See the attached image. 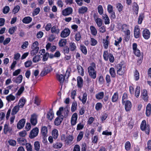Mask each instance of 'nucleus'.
<instances>
[{
	"label": "nucleus",
	"mask_w": 151,
	"mask_h": 151,
	"mask_svg": "<svg viewBox=\"0 0 151 151\" xmlns=\"http://www.w3.org/2000/svg\"><path fill=\"white\" fill-rule=\"evenodd\" d=\"M80 49L82 52L85 55L87 53V50L86 47L84 45H81L80 47Z\"/></svg>",
	"instance_id": "nucleus-46"
},
{
	"label": "nucleus",
	"mask_w": 151,
	"mask_h": 151,
	"mask_svg": "<svg viewBox=\"0 0 151 151\" xmlns=\"http://www.w3.org/2000/svg\"><path fill=\"white\" fill-rule=\"evenodd\" d=\"M23 79V76L22 75H19L17 78H13V81L17 83H20L22 81Z\"/></svg>",
	"instance_id": "nucleus-20"
},
{
	"label": "nucleus",
	"mask_w": 151,
	"mask_h": 151,
	"mask_svg": "<svg viewBox=\"0 0 151 151\" xmlns=\"http://www.w3.org/2000/svg\"><path fill=\"white\" fill-rule=\"evenodd\" d=\"M122 40V39L121 37H120L119 38H117L116 40H115L114 45L117 46L119 45V43L121 42Z\"/></svg>",
	"instance_id": "nucleus-61"
},
{
	"label": "nucleus",
	"mask_w": 151,
	"mask_h": 151,
	"mask_svg": "<svg viewBox=\"0 0 151 151\" xmlns=\"http://www.w3.org/2000/svg\"><path fill=\"white\" fill-rule=\"evenodd\" d=\"M40 55H35L33 58L32 61L34 63H37L40 60Z\"/></svg>",
	"instance_id": "nucleus-52"
},
{
	"label": "nucleus",
	"mask_w": 151,
	"mask_h": 151,
	"mask_svg": "<svg viewBox=\"0 0 151 151\" xmlns=\"http://www.w3.org/2000/svg\"><path fill=\"white\" fill-rule=\"evenodd\" d=\"M70 33V29L68 28H65L61 32L60 36L63 38H65L69 36Z\"/></svg>",
	"instance_id": "nucleus-7"
},
{
	"label": "nucleus",
	"mask_w": 151,
	"mask_h": 151,
	"mask_svg": "<svg viewBox=\"0 0 151 151\" xmlns=\"http://www.w3.org/2000/svg\"><path fill=\"white\" fill-rule=\"evenodd\" d=\"M67 43V41L66 39H61L59 42V46L60 47H63Z\"/></svg>",
	"instance_id": "nucleus-40"
},
{
	"label": "nucleus",
	"mask_w": 151,
	"mask_h": 151,
	"mask_svg": "<svg viewBox=\"0 0 151 151\" xmlns=\"http://www.w3.org/2000/svg\"><path fill=\"white\" fill-rule=\"evenodd\" d=\"M141 129L142 131H145L146 133L149 134L150 131V126L149 124H147L145 120L142 121L140 125Z\"/></svg>",
	"instance_id": "nucleus-2"
},
{
	"label": "nucleus",
	"mask_w": 151,
	"mask_h": 151,
	"mask_svg": "<svg viewBox=\"0 0 151 151\" xmlns=\"http://www.w3.org/2000/svg\"><path fill=\"white\" fill-rule=\"evenodd\" d=\"M26 147L27 151H32V146L30 143H26Z\"/></svg>",
	"instance_id": "nucleus-64"
},
{
	"label": "nucleus",
	"mask_w": 151,
	"mask_h": 151,
	"mask_svg": "<svg viewBox=\"0 0 151 151\" xmlns=\"http://www.w3.org/2000/svg\"><path fill=\"white\" fill-rule=\"evenodd\" d=\"M150 33L149 30L145 29L142 32V35L145 39H148L150 37Z\"/></svg>",
	"instance_id": "nucleus-15"
},
{
	"label": "nucleus",
	"mask_w": 151,
	"mask_h": 151,
	"mask_svg": "<svg viewBox=\"0 0 151 151\" xmlns=\"http://www.w3.org/2000/svg\"><path fill=\"white\" fill-rule=\"evenodd\" d=\"M77 69L79 73L82 76L84 75V70L83 68L79 65H77Z\"/></svg>",
	"instance_id": "nucleus-29"
},
{
	"label": "nucleus",
	"mask_w": 151,
	"mask_h": 151,
	"mask_svg": "<svg viewBox=\"0 0 151 151\" xmlns=\"http://www.w3.org/2000/svg\"><path fill=\"white\" fill-rule=\"evenodd\" d=\"M109 73L111 77L112 78H115L116 76V73L114 68L113 67L110 68Z\"/></svg>",
	"instance_id": "nucleus-34"
},
{
	"label": "nucleus",
	"mask_w": 151,
	"mask_h": 151,
	"mask_svg": "<svg viewBox=\"0 0 151 151\" xmlns=\"http://www.w3.org/2000/svg\"><path fill=\"white\" fill-rule=\"evenodd\" d=\"M98 11L99 14L101 15L103 14L104 10L102 6L101 5H99L98 7Z\"/></svg>",
	"instance_id": "nucleus-51"
},
{
	"label": "nucleus",
	"mask_w": 151,
	"mask_h": 151,
	"mask_svg": "<svg viewBox=\"0 0 151 151\" xmlns=\"http://www.w3.org/2000/svg\"><path fill=\"white\" fill-rule=\"evenodd\" d=\"M51 32L52 33L58 34L59 33L60 30L58 27L54 26L52 27L51 28Z\"/></svg>",
	"instance_id": "nucleus-26"
},
{
	"label": "nucleus",
	"mask_w": 151,
	"mask_h": 151,
	"mask_svg": "<svg viewBox=\"0 0 151 151\" xmlns=\"http://www.w3.org/2000/svg\"><path fill=\"white\" fill-rule=\"evenodd\" d=\"M24 86H22L20 87V88L19 89L17 92V95L18 96L20 95L24 91Z\"/></svg>",
	"instance_id": "nucleus-59"
},
{
	"label": "nucleus",
	"mask_w": 151,
	"mask_h": 151,
	"mask_svg": "<svg viewBox=\"0 0 151 151\" xmlns=\"http://www.w3.org/2000/svg\"><path fill=\"white\" fill-rule=\"evenodd\" d=\"M63 144L60 142H57L55 144H54L53 147L54 148L56 149H59L61 148Z\"/></svg>",
	"instance_id": "nucleus-47"
},
{
	"label": "nucleus",
	"mask_w": 151,
	"mask_h": 151,
	"mask_svg": "<svg viewBox=\"0 0 151 151\" xmlns=\"http://www.w3.org/2000/svg\"><path fill=\"white\" fill-rule=\"evenodd\" d=\"M93 17L97 26L99 27L101 26L102 24V19L98 18L97 14L96 13L93 14Z\"/></svg>",
	"instance_id": "nucleus-12"
},
{
	"label": "nucleus",
	"mask_w": 151,
	"mask_h": 151,
	"mask_svg": "<svg viewBox=\"0 0 151 151\" xmlns=\"http://www.w3.org/2000/svg\"><path fill=\"white\" fill-rule=\"evenodd\" d=\"M30 122L32 124L33 126H35L37 123V117L36 115L35 114H32L30 118Z\"/></svg>",
	"instance_id": "nucleus-16"
},
{
	"label": "nucleus",
	"mask_w": 151,
	"mask_h": 151,
	"mask_svg": "<svg viewBox=\"0 0 151 151\" xmlns=\"http://www.w3.org/2000/svg\"><path fill=\"white\" fill-rule=\"evenodd\" d=\"M47 132L48 130L47 127L45 126L42 127L41 129V133L42 135L44 137H47Z\"/></svg>",
	"instance_id": "nucleus-22"
},
{
	"label": "nucleus",
	"mask_w": 151,
	"mask_h": 151,
	"mask_svg": "<svg viewBox=\"0 0 151 151\" xmlns=\"http://www.w3.org/2000/svg\"><path fill=\"white\" fill-rule=\"evenodd\" d=\"M140 93V87L139 86H137L135 91V96L137 98H138L139 95Z\"/></svg>",
	"instance_id": "nucleus-45"
},
{
	"label": "nucleus",
	"mask_w": 151,
	"mask_h": 151,
	"mask_svg": "<svg viewBox=\"0 0 151 151\" xmlns=\"http://www.w3.org/2000/svg\"><path fill=\"white\" fill-rule=\"evenodd\" d=\"M140 29L139 27L136 26L135 27L134 30V35L135 38H137L139 37L140 36Z\"/></svg>",
	"instance_id": "nucleus-17"
},
{
	"label": "nucleus",
	"mask_w": 151,
	"mask_h": 151,
	"mask_svg": "<svg viewBox=\"0 0 151 151\" xmlns=\"http://www.w3.org/2000/svg\"><path fill=\"white\" fill-rule=\"evenodd\" d=\"M151 105L150 103H149L147 105L146 107V114L147 116H149L151 114Z\"/></svg>",
	"instance_id": "nucleus-23"
},
{
	"label": "nucleus",
	"mask_w": 151,
	"mask_h": 151,
	"mask_svg": "<svg viewBox=\"0 0 151 151\" xmlns=\"http://www.w3.org/2000/svg\"><path fill=\"white\" fill-rule=\"evenodd\" d=\"M83 135V132H81L78 135L77 139V141L78 142L80 141L82 138Z\"/></svg>",
	"instance_id": "nucleus-57"
},
{
	"label": "nucleus",
	"mask_w": 151,
	"mask_h": 151,
	"mask_svg": "<svg viewBox=\"0 0 151 151\" xmlns=\"http://www.w3.org/2000/svg\"><path fill=\"white\" fill-rule=\"evenodd\" d=\"M109 56V54L107 51H106L104 52L103 57L104 60H107L108 59V57Z\"/></svg>",
	"instance_id": "nucleus-58"
},
{
	"label": "nucleus",
	"mask_w": 151,
	"mask_h": 151,
	"mask_svg": "<svg viewBox=\"0 0 151 151\" xmlns=\"http://www.w3.org/2000/svg\"><path fill=\"white\" fill-rule=\"evenodd\" d=\"M40 9L39 7H37L34 9L32 12V15L33 16L37 15L40 12Z\"/></svg>",
	"instance_id": "nucleus-42"
},
{
	"label": "nucleus",
	"mask_w": 151,
	"mask_h": 151,
	"mask_svg": "<svg viewBox=\"0 0 151 151\" xmlns=\"http://www.w3.org/2000/svg\"><path fill=\"white\" fill-rule=\"evenodd\" d=\"M25 122V119H23L20 120L17 124V128L19 129L22 128L24 127Z\"/></svg>",
	"instance_id": "nucleus-18"
},
{
	"label": "nucleus",
	"mask_w": 151,
	"mask_h": 151,
	"mask_svg": "<svg viewBox=\"0 0 151 151\" xmlns=\"http://www.w3.org/2000/svg\"><path fill=\"white\" fill-rule=\"evenodd\" d=\"M63 111L64 108L63 107H60L59 108V110L57 112L56 114L58 116L63 115L61 114L63 113Z\"/></svg>",
	"instance_id": "nucleus-54"
},
{
	"label": "nucleus",
	"mask_w": 151,
	"mask_h": 151,
	"mask_svg": "<svg viewBox=\"0 0 151 151\" xmlns=\"http://www.w3.org/2000/svg\"><path fill=\"white\" fill-rule=\"evenodd\" d=\"M118 94L116 92L114 93L111 97V100L112 102H115L117 101L118 100Z\"/></svg>",
	"instance_id": "nucleus-25"
},
{
	"label": "nucleus",
	"mask_w": 151,
	"mask_h": 151,
	"mask_svg": "<svg viewBox=\"0 0 151 151\" xmlns=\"http://www.w3.org/2000/svg\"><path fill=\"white\" fill-rule=\"evenodd\" d=\"M35 148L36 150L38 151L40 149V144L38 141H36L34 143Z\"/></svg>",
	"instance_id": "nucleus-60"
},
{
	"label": "nucleus",
	"mask_w": 151,
	"mask_h": 151,
	"mask_svg": "<svg viewBox=\"0 0 151 151\" xmlns=\"http://www.w3.org/2000/svg\"><path fill=\"white\" fill-rule=\"evenodd\" d=\"M144 17L143 14H141L139 15L138 20V23L139 24H141Z\"/></svg>",
	"instance_id": "nucleus-62"
},
{
	"label": "nucleus",
	"mask_w": 151,
	"mask_h": 151,
	"mask_svg": "<svg viewBox=\"0 0 151 151\" xmlns=\"http://www.w3.org/2000/svg\"><path fill=\"white\" fill-rule=\"evenodd\" d=\"M133 9L134 11L137 13L139 9V7L138 4L136 3H134L133 5Z\"/></svg>",
	"instance_id": "nucleus-44"
},
{
	"label": "nucleus",
	"mask_w": 151,
	"mask_h": 151,
	"mask_svg": "<svg viewBox=\"0 0 151 151\" xmlns=\"http://www.w3.org/2000/svg\"><path fill=\"white\" fill-rule=\"evenodd\" d=\"M61 140H64L65 143L67 144L70 143L73 141V137L72 135L67 136L66 137L65 135H62L61 136Z\"/></svg>",
	"instance_id": "nucleus-3"
},
{
	"label": "nucleus",
	"mask_w": 151,
	"mask_h": 151,
	"mask_svg": "<svg viewBox=\"0 0 151 151\" xmlns=\"http://www.w3.org/2000/svg\"><path fill=\"white\" fill-rule=\"evenodd\" d=\"M125 109L127 111H129L132 107V104L131 102L127 100L125 102Z\"/></svg>",
	"instance_id": "nucleus-19"
},
{
	"label": "nucleus",
	"mask_w": 151,
	"mask_h": 151,
	"mask_svg": "<svg viewBox=\"0 0 151 151\" xmlns=\"http://www.w3.org/2000/svg\"><path fill=\"white\" fill-rule=\"evenodd\" d=\"M102 17L103 19L104 20L105 24H109L110 23V20L108 16L105 14L103 15Z\"/></svg>",
	"instance_id": "nucleus-33"
},
{
	"label": "nucleus",
	"mask_w": 151,
	"mask_h": 151,
	"mask_svg": "<svg viewBox=\"0 0 151 151\" xmlns=\"http://www.w3.org/2000/svg\"><path fill=\"white\" fill-rule=\"evenodd\" d=\"M39 129L36 127L33 129L31 131L29 137L30 138H33L37 136L39 132Z\"/></svg>",
	"instance_id": "nucleus-6"
},
{
	"label": "nucleus",
	"mask_w": 151,
	"mask_h": 151,
	"mask_svg": "<svg viewBox=\"0 0 151 151\" xmlns=\"http://www.w3.org/2000/svg\"><path fill=\"white\" fill-rule=\"evenodd\" d=\"M64 116L63 115H60L58 116L55 119V124L56 126L59 125L62 122Z\"/></svg>",
	"instance_id": "nucleus-13"
},
{
	"label": "nucleus",
	"mask_w": 151,
	"mask_h": 151,
	"mask_svg": "<svg viewBox=\"0 0 151 151\" xmlns=\"http://www.w3.org/2000/svg\"><path fill=\"white\" fill-rule=\"evenodd\" d=\"M69 48L70 50L72 51L76 49V44L73 42H71L69 43Z\"/></svg>",
	"instance_id": "nucleus-43"
},
{
	"label": "nucleus",
	"mask_w": 151,
	"mask_h": 151,
	"mask_svg": "<svg viewBox=\"0 0 151 151\" xmlns=\"http://www.w3.org/2000/svg\"><path fill=\"white\" fill-rule=\"evenodd\" d=\"M73 12V9L71 7H69L65 8L62 11V14L64 16H67L71 14Z\"/></svg>",
	"instance_id": "nucleus-9"
},
{
	"label": "nucleus",
	"mask_w": 151,
	"mask_h": 151,
	"mask_svg": "<svg viewBox=\"0 0 151 151\" xmlns=\"http://www.w3.org/2000/svg\"><path fill=\"white\" fill-rule=\"evenodd\" d=\"M134 76L135 81H137L139 79V73L137 70H136L134 72Z\"/></svg>",
	"instance_id": "nucleus-50"
},
{
	"label": "nucleus",
	"mask_w": 151,
	"mask_h": 151,
	"mask_svg": "<svg viewBox=\"0 0 151 151\" xmlns=\"http://www.w3.org/2000/svg\"><path fill=\"white\" fill-rule=\"evenodd\" d=\"M26 102V100L24 99H21L19 101L18 106L20 108H22L24 106Z\"/></svg>",
	"instance_id": "nucleus-32"
},
{
	"label": "nucleus",
	"mask_w": 151,
	"mask_h": 151,
	"mask_svg": "<svg viewBox=\"0 0 151 151\" xmlns=\"http://www.w3.org/2000/svg\"><path fill=\"white\" fill-rule=\"evenodd\" d=\"M91 46H95L97 43V41L94 38H91Z\"/></svg>",
	"instance_id": "nucleus-55"
},
{
	"label": "nucleus",
	"mask_w": 151,
	"mask_h": 151,
	"mask_svg": "<svg viewBox=\"0 0 151 151\" xmlns=\"http://www.w3.org/2000/svg\"><path fill=\"white\" fill-rule=\"evenodd\" d=\"M87 93L85 92L83 94L82 99H81L80 96L78 97L79 99L81 101L83 104H85L87 100Z\"/></svg>",
	"instance_id": "nucleus-36"
},
{
	"label": "nucleus",
	"mask_w": 151,
	"mask_h": 151,
	"mask_svg": "<svg viewBox=\"0 0 151 151\" xmlns=\"http://www.w3.org/2000/svg\"><path fill=\"white\" fill-rule=\"evenodd\" d=\"M117 73L119 75H123L126 71V68L124 65H118L117 66Z\"/></svg>",
	"instance_id": "nucleus-4"
},
{
	"label": "nucleus",
	"mask_w": 151,
	"mask_h": 151,
	"mask_svg": "<svg viewBox=\"0 0 151 151\" xmlns=\"http://www.w3.org/2000/svg\"><path fill=\"white\" fill-rule=\"evenodd\" d=\"M17 29V27L15 26L14 27H12L9 28V32L10 34H12L14 33V32Z\"/></svg>",
	"instance_id": "nucleus-53"
},
{
	"label": "nucleus",
	"mask_w": 151,
	"mask_h": 151,
	"mask_svg": "<svg viewBox=\"0 0 151 151\" xmlns=\"http://www.w3.org/2000/svg\"><path fill=\"white\" fill-rule=\"evenodd\" d=\"M52 135L54 139H57L58 136V130L56 129H53L52 131Z\"/></svg>",
	"instance_id": "nucleus-37"
},
{
	"label": "nucleus",
	"mask_w": 151,
	"mask_h": 151,
	"mask_svg": "<svg viewBox=\"0 0 151 151\" xmlns=\"http://www.w3.org/2000/svg\"><path fill=\"white\" fill-rule=\"evenodd\" d=\"M54 116V113L52 110H50L47 114V119L51 120Z\"/></svg>",
	"instance_id": "nucleus-27"
},
{
	"label": "nucleus",
	"mask_w": 151,
	"mask_h": 151,
	"mask_svg": "<svg viewBox=\"0 0 151 151\" xmlns=\"http://www.w3.org/2000/svg\"><path fill=\"white\" fill-rule=\"evenodd\" d=\"M96 65L94 63L90 64V65L88 68V71L89 75L92 78L95 79L96 77V72L95 70Z\"/></svg>",
	"instance_id": "nucleus-1"
},
{
	"label": "nucleus",
	"mask_w": 151,
	"mask_h": 151,
	"mask_svg": "<svg viewBox=\"0 0 151 151\" xmlns=\"http://www.w3.org/2000/svg\"><path fill=\"white\" fill-rule=\"evenodd\" d=\"M6 99L8 102H10L14 100L15 99V97L12 94H10L7 96L6 97Z\"/></svg>",
	"instance_id": "nucleus-28"
},
{
	"label": "nucleus",
	"mask_w": 151,
	"mask_h": 151,
	"mask_svg": "<svg viewBox=\"0 0 151 151\" xmlns=\"http://www.w3.org/2000/svg\"><path fill=\"white\" fill-rule=\"evenodd\" d=\"M132 49L134 55L137 57H139L141 54L140 51L137 48V45L136 43L132 44Z\"/></svg>",
	"instance_id": "nucleus-8"
},
{
	"label": "nucleus",
	"mask_w": 151,
	"mask_h": 151,
	"mask_svg": "<svg viewBox=\"0 0 151 151\" xmlns=\"http://www.w3.org/2000/svg\"><path fill=\"white\" fill-rule=\"evenodd\" d=\"M109 43V42L108 40L104 39L103 40V46L105 49H107L108 48Z\"/></svg>",
	"instance_id": "nucleus-41"
},
{
	"label": "nucleus",
	"mask_w": 151,
	"mask_h": 151,
	"mask_svg": "<svg viewBox=\"0 0 151 151\" xmlns=\"http://www.w3.org/2000/svg\"><path fill=\"white\" fill-rule=\"evenodd\" d=\"M71 124L72 125H74L76 124V113L73 115L71 120Z\"/></svg>",
	"instance_id": "nucleus-49"
},
{
	"label": "nucleus",
	"mask_w": 151,
	"mask_h": 151,
	"mask_svg": "<svg viewBox=\"0 0 151 151\" xmlns=\"http://www.w3.org/2000/svg\"><path fill=\"white\" fill-rule=\"evenodd\" d=\"M104 95V92H101L96 95V97L98 99H100L103 98Z\"/></svg>",
	"instance_id": "nucleus-39"
},
{
	"label": "nucleus",
	"mask_w": 151,
	"mask_h": 151,
	"mask_svg": "<svg viewBox=\"0 0 151 151\" xmlns=\"http://www.w3.org/2000/svg\"><path fill=\"white\" fill-rule=\"evenodd\" d=\"M3 130L5 134H7L8 133H11L12 132V128L9 126V124H4Z\"/></svg>",
	"instance_id": "nucleus-11"
},
{
	"label": "nucleus",
	"mask_w": 151,
	"mask_h": 151,
	"mask_svg": "<svg viewBox=\"0 0 151 151\" xmlns=\"http://www.w3.org/2000/svg\"><path fill=\"white\" fill-rule=\"evenodd\" d=\"M141 97L145 101H148L149 96L147 91L146 89H143L142 91Z\"/></svg>",
	"instance_id": "nucleus-10"
},
{
	"label": "nucleus",
	"mask_w": 151,
	"mask_h": 151,
	"mask_svg": "<svg viewBox=\"0 0 151 151\" xmlns=\"http://www.w3.org/2000/svg\"><path fill=\"white\" fill-rule=\"evenodd\" d=\"M17 141L21 145H25L27 143L26 140L23 137L18 138Z\"/></svg>",
	"instance_id": "nucleus-38"
},
{
	"label": "nucleus",
	"mask_w": 151,
	"mask_h": 151,
	"mask_svg": "<svg viewBox=\"0 0 151 151\" xmlns=\"http://www.w3.org/2000/svg\"><path fill=\"white\" fill-rule=\"evenodd\" d=\"M19 108H20L17 105L14 106L12 109V115H14L16 114L19 111Z\"/></svg>",
	"instance_id": "nucleus-35"
},
{
	"label": "nucleus",
	"mask_w": 151,
	"mask_h": 151,
	"mask_svg": "<svg viewBox=\"0 0 151 151\" xmlns=\"http://www.w3.org/2000/svg\"><path fill=\"white\" fill-rule=\"evenodd\" d=\"M131 147V144L129 142H127L125 144V149L127 150H129L130 149Z\"/></svg>",
	"instance_id": "nucleus-56"
},
{
	"label": "nucleus",
	"mask_w": 151,
	"mask_h": 151,
	"mask_svg": "<svg viewBox=\"0 0 151 151\" xmlns=\"http://www.w3.org/2000/svg\"><path fill=\"white\" fill-rule=\"evenodd\" d=\"M32 19L30 17L28 16L24 17L22 19V22L25 24H28L32 21Z\"/></svg>",
	"instance_id": "nucleus-24"
},
{
	"label": "nucleus",
	"mask_w": 151,
	"mask_h": 151,
	"mask_svg": "<svg viewBox=\"0 0 151 151\" xmlns=\"http://www.w3.org/2000/svg\"><path fill=\"white\" fill-rule=\"evenodd\" d=\"M52 70V69L51 67H46L40 73V75L42 76H43L51 71Z\"/></svg>",
	"instance_id": "nucleus-14"
},
{
	"label": "nucleus",
	"mask_w": 151,
	"mask_h": 151,
	"mask_svg": "<svg viewBox=\"0 0 151 151\" xmlns=\"http://www.w3.org/2000/svg\"><path fill=\"white\" fill-rule=\"evenodd\" d=\"M83 79L80 76H78L77 78V86L79 88H81L83 86Z\"/></svg>",
	"instance_id": "nucleus-21"
},
{
	"label": "nucleus",
	"mask_w": 151,
	"mask_h": 151,
	"mask_svg": "<svg viewBox=\"0 0 151 151\" xmlns=\"http://www.w3.org/2000/svg\"><path fill=\"white\" fill-rule=\"evenodd\" d=\"M32 50L31 51L30 54L31 55L33 56L36 55L38 52L39 48L32 49Z\"/></svg>",
	"instance_id": "nucleus-48"
},
{
	"label": "nucleus",
	"mask_w": 151,
	"mask_h": 151,
	"mask_svg": "<svg viewBox=\"0 0 151 151\" xmlns=\"http://www.w3.org/2000/svg\"><path fill=\"white\" fill-rule=\"evenodd\" d=\"M69 72L67 71L64 77L62 74H58L57 75V78L60 83L62 84L65 78V77L68 78L69 76Z\"/></svg>",
	"instance_id": "nucleus-5"
},
{
	"label": "nucleus",
	"mask_w": 151,
	"mask_h": 151,
	"mask_svg": "<svg viewBox=\"0 0 151 151\" xmlns=\"http://www.w3.org/2000/svg\"><path fill=\"white\" fill-rule=\"evenodd\" d=\"M20 7L18 5L15 6L13 10V12L14 14L17 13L20 9Z\"/></svg>",
	"instance_id": "nucleus-63"
},
{
	"label": "nucleus",
	"mask_w": 151,
	"mask_h": 151,
	"mask_svg": "<svg viewBox=\"0 0 151 151\" xmlns=\"http://www.w3.org/2000/svg\"><path fill=\"white\" fill-rule=\"evenodd\" d=\"M91 34L93 36H96L97 34V31L96 28L93 26H91L90 27Z\"/></svg>",
	"instance_id": "nucleus-31"
},
{
	"label": "nucleus",
	"mask_w": 151,
	"mask_h": 151,
	"mask_svg": "<svg viewBox=\"0 0 151 151\" xmlns=\"http://www.w3.org/2000/svg\"><path fill=\"white\" fill-rule=\"evenodd\" d=\"M88 10V8L85 6H82L79 8L78 12L79 14H84Z\"/></svg>",
	"instance_id": "nucleus-30"
}]
</instances>
